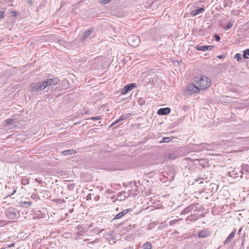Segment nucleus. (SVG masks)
I'll use <instances>...</instances> for the list:
<instances>
[{
	"label": "nucleus",
	"instance_id": "nucleus-1",
	"mask_svg": "<svg viewBox=\"0 0 249 249\" xmlns=\"http://www.w3.org/2000/svg\"><path fill=\"white\" fill-rule=\"evenodd\" d=\"M195 83L199 90L207 89L211 84V80L209 78L203 75L196 76L195 78Z\"/></svg>",
	"mask_w": 249,
	"mask_h": 249
},
{
	"label": "nucleus",
	"instance_id": "nucleus-2",
	"mask_svg": "<svg viewBox=\"0 0 249 249\" xmlns=\"http://www.w3.org/2000/svg\"><path fill=\"white\" fill-rule=\"evenodd\" d=\"M196 148L195 151L197 152H201L204 150H212L213 149V144L207 143H201L199 144H196Z\"/></svg>",
	"mask_w": 249,
	"mask_h": 249
},
{
	"label": "nucleus",
	"instance_id": "nucleus-3",
	"mask_svg": "<svg viewBox=\"0 0 249 249\" xmlns=\"http://www.w3.org/2000/svg\"><path fill=\"white\" fill-rule=\"evenodd\" d=\"M46 86L44 81L42 82H36L31 85V91L32 92L41 91L45 89Z\"/></svg>",
	"mask_w": 249,
	"mask_h": 249
},
{
	"label": "nucleus",
	"instance_id": "nucleus-4",
	"mask_svg": "<svg viewBox=\"0 0 249 249\" xmlns=\"http://www.w3.org/2000/svg\"><path fill=\"white\" fill-rule=\"evenodd\" d=\"M5 214L10 219H15L18 217L17 210L14 208L9 207L6 209Z\"/></svg>",
	"mask_w": 249,
	"mask_h": 249
},
{
	"label": "nucleus",
	"instance_id": "nucleus-5",
	"mask_svg": "<svg viewBox=\"0 0 249 249\" xmlns=\"http://www.w3.org/2000/svg\"><path fill=\"white\" fill-rule=\"evenodd\" d=\"M140 40L139 37L135 35H131L127 38L128 43L132 47H135L139 45Z\"/></svg>",
	"mask_w": 249,
	"mask_h": 249
},
{
	"label": "nucleus",
	"instance_id": "nucleus-6",
	"mask_svg": "<svg viewBox=\"0 0 249 249\" xmlns=\"http://www.w3.org/2000/svg\"><path fill=\"white\" fill-rule=\"evenodd\" d=\"M197 205L196 204L194 203L188 206L181 212V214H187L193 210L194 211H196Z\"/></svg>",
	"mask_w": 249,
	"mask_h": 249
},
{
	"label": "nucleus",
	"instance_id": "nucleus-7",
	"mask_svg": "<svg viewBox=\"0 0 249 249\" xmlns=\"http://www.w3.org/2000/svg\"><path fill=\"white\" fill-rule=\"evenodd\" d=\"M186 89L190 92L191 93H197L200 91L199 89L196 87V84L195 83V81L194 83L188 84L186 87Z\"/></svg>",
	"mask_w": 249,
	"mask_h": 249
},
{
	"label": "nucleus",
	"instance_id": "nucleus-8",
	"mask_svg": "<svg viewBox=\"0 0 249 249\" xmlns=\"http://www.w3.org/2000/svg\"><path fill=\"white\" fill-rule=\"evenodd\" d=\"M136 87V84L134 83L128 84L125 85L124 88L122 89L121 94L123 95L125 94L127 92L131 90Z\"/></svg>",
	"mask_w": 249,
	"mask_h": 249
},
{
	"label": "nucleus",
	"instance_id": "nucleus-9",
	"mask_svg": "<svg viewBox=\"0 0 249 249\" xmlns=\"http://www.w3.org/2000/svg\"><path fill=\"white\" fill-rule=\"evenodd\" d=\"M45 85L46 88L48 86H55L56 85L58 82L59 80L57 78H48L46 80L44 81Z\"/></svg>",
	"mask_w": 249,
	"mask_h": 249
},
{
	"label": "nucleus",
	"instance_id": "nucleus-10",
	"mask_svg": "<svg viewBox=\"0 0 249 249\" xmlns=\"http://www.w3.org/2000/svg\"><path fill=\"white\" fill-rule=\"evenodd\" d=\"M213 47V46L211 45L202 46L198 45L196 46V48L197 51L205 52L211 50Z\"/></svg>",
	"mask_w": 249,
	"mask_h": 249
},
{
	"label": "nucleus",
	"instance_id": "nucleus-11",
	"mask_svg": "<svg viewBox=\"0 0 249 249\" xmlns=\"http://www.w3.org/2000/svg\"><path fill=\"white\" fill-rule=\"evenodd\" d=\"M171 109L169 107L161 108L158 110L157 113L160 115H165L169 114Z\"/></svg>",
	"mask_w": 249,
	"mask_h": 249
},
{
	"label": "nucleus",
	"instance_id": "nucleus-12",
	"mask_svg": "<svg viewBox=\"0 0 249 249\" xmlns=\"http://www.w3.org/2000/svg\"><path fill=\"white\" fill-rule=\"evenodd\" d=\"M210 235V232L206 230H204L200 231L198 233V237L199 238H205Z\"/></svg>",
	"mask_w": 249,
	"mask_h": 249
},
{
	"label": "nucleus",
	"instance_id": "nucleus-13",
	"mask_svg": "<svg viewBox=\"0 0 249 249\" xmlns=\"http://www.w3.org/2000/svg\"><path fill=\"white\" fill-rule=\"evenodd\" d=\"M205 11L204 7H199L191 11V14L192 16L194 17L198 14H200Z\"/></svg>",
	"mask_w": 249,
	"mask_h": 249
},
{
	"label": "nucleus",
	"instance_id": "nucleus-14",
	"mask_svg": "<svg viewBox=\"0 0 249 249\" xmlns=\"http://www.w3.org/2000/svg\"><path fill=\"white\" fill-rule=\"evenodd\" d=\"M240 173L242 174H249V166L246 164H243L241 166Z\"/></svg>",
	"mask_w": 249,
	"mask_h": 249
},
{
	"label": "nucleus",
	"instance_id": "nucleus-15",
	"mask_svg": "<svg viewBox=\"0 0 249 249\" xmlns=\"http://www.w3.org/2000/svg\"><path fill=\"white\" fill-rule=\"evenodd\" d=\"M130 211V209H128L123 211L122 212L116 214L114 217L113 219H118L122 218L123 216H124L125 214H126L128 212Z\"/></svg>",
	"mask_w": 249,
	"mask_h": 249
},
{
	"label": "nucleus",
	"instance_id": "nucleus-16",
	"mask_svg": "<svg viewBox=\"0 0 249 249\" xmlns=\"http://www.w3.org/2000/svg\"><path fill=\"white\" fill-rule=\"evenodd\" d=\"M93 30L91 28L86 30L84 35H83L82 37L81 38V41H84L86 38H87L93 32Z\"/></svg>",
	"mask_w": 249,
	"mask_h": 249
},
{
	"label": "nucleus",
	"instance_id": "nucleus-17",
	"mask_svg": "<svg viewBox=\"0 0 249 249\" xmlns=\"http://www.w3.org/2000/svg\"><path fill=\"white\" fill-rule=\"evenodd\" d=\"M236 232V230L235 229H233V231L230 233L229 236L226 239V240L224 242L225 244H227L230 242L231 240L235 236V233Z\"/></svg>",
	"mask_w": 249,
	"mask_h": 249
},
{
	"label": "nucleus",
	"instance_id": "nucleus-18",
	"mask_svg": "<svg viewBox=\"0 0 249 249\" xmlns=\"http://www.w3.org/2000/svg\"><path fill=\"white\" fill-rule=\"evenodd\" d=\"M31 201H22L18 203V205L20 207L28 208L32 205Z\"/></svg>",
	"mask_w": 249,
	"mask_h": 249
},
{
	"label": "nucleus",
	"instance_id": "nucleus-19",
	"mask_svg": "<svg viewBox=\"0 0 249 249\" xmlns=\"http://www.w3.org/2000/svg\"><path fill=\"white\" fill-rule=\"evenodd\" d=\"M125 192H122L118 194L117 199H119L120 201L124 200L127 198V196L125 195Z\"/></svg>",
	"mask_w": 249,
	"mask_h": 249
},
{
	"label": "nucleus",
	"instance_id": "nucleus-20",
	"mask_svg": "<svg viewBox=\"0 0 249 249\" xmlns=\"http://www.w3.org/2000/svg\"><path fill=\"white\" fill-rule=\"evenodd\" d=\"M130 116V114L127 113L123 114L120 117V118L116 120V122H120L122 121L125 120Z\"/></svg>",
	"mask_w": 249,
	"mask_h": 249
},
{
	"label": "nucleus",
	"instance_id": "nucleus-21",
	"mask_svg": "<svg viewBox=\"0 0 249 249\" xmlns=\"http://www.w3.org/2000/svg\"><path fill=\"white\" fill-rule=\"evenodd\" d=\"M238 174V169H234L232 171H230L228 173V175L230 177L233 178H236L237 175Z\"/></svg>",
	"mask_w": 249,
	"mask_h": 249
},
{
	"label": "nucleus",
	"instance_id": "nucleus-22",
	"mask_svg": "<svg viewBox=\"0 0 249 249\" xmlns=\"http://www.w3.org/2000/svg\"><path fill=\"white\" fill-rule=\"evenodd\" d=\"M64 155H72L76 153V151L73 149L67 150L64 151L63 152Z\"/></svg>",
	"mask_w": 249,
	"mask_h": 249
},
{
	"label": "nucleus",
	"instance_id": "nucleus-23",
	"mask_svg": "<svg viewBox=\"0 0 249 249\" xmlns=\"http://www.w3.org/2000/svg\"><path fill=\"white\" fill-rule=\"evenodd\" d=\"M143 249H151L152 246L150 242H146L142 246Z\"/></svg>",
	"mask_w": 249,
	"mask_h": 249
},
{
	"label": "nucleus",
	"instance_id": "nucleus-24",
	"mask_svg": "<svg viewBox=\"0 0 249 249\" xmlns=\"http://www.w3.org/2000/svg\"><path fill=\"white\" fill-rule=\"evenodd\" d=\"M234 58L235 59H236L238 62H240L241 63V62H243V61H242L243 59H242V58L241 57V54H240V53H236L234 55Z\"/></svg>",
	"mask_w": 249,
	"mask_h": 249
},
{
	"label": "nucleus",
	"instance_id": "nucleus-25",
	"mask_svg": "<svg viewBox=\"0 0 249 249\" xmlns=\"http://www.w3.org/2000/svg\"><path fill=\"white\" fill-rule=\"evenodd\" d=\"M29 181L30 180L28 178H24L21 180V183L23 185H26L29 184Z\"/></svg>",
	"mask_w": 249,
	"mask_h": 249
},
{
	"label": "nucleus",
	"instance_id": "nucleus-26",
	"mask_svg": "<svg viewBox=\"0 0 249 249\" xmlns=\"http://www.w3.org/2000/svg\"><path fill=\"white\" fill-rule=\"evenodd\" d=\"M171 138L168 137H163L162 140L160 141V143H166L169 142Z\"/></svg>",
	"mask_w": 249,
	"mask_h": 249
},
{
	"label": "nucleus",
	"instance_id": "nucleus-27",
	"mask_svg": "<svg viewBox=\"0 0 249 249\" xmlns=\"http://www.w3.org/2000/svg\"><path fill=\"white\" fill-rule=\"evenodd\" d=\"M16 122L15 119H7L5 120V123L6 124H11Z\"/></svg>",
	"mask_w": 249,
	"mask_h": 249
},
{
	"label": "nucleus",
	"instance_id": "nucleus-28",
	"mask_svg": "<svg viewBox=\"0 0 249 249\" xmlns=\"http://www.w3.org/2000/svg\"><path fill=\"white\" fill-rule=\"evenodd\" d=\"M247 55L249 56V49H247L243 52V57L247 59L248 58Z\"/></svg>",
	"mask_w": 249,
	"mask_h": 249
},
{
	"label": "nucleus",
	"instance_id": "nucleus-29",
	"mask_svg": "<svg viewBox=\"0 0 249 249\" xmlns=\"http://www.w3.org/2000/svg\"><path fill=\"white\" fill-rule=\"evenodd\" d=\"M75 187V184L73 183H69L67 184V188L70 191H72Z\"/></svg>",
	"mask_w": 249,
	"mask_h": 249
},
{
	"label": "nucleus",
	"instance_id": "nucleus-30",
	"mask_svg": "<svg viewBox=\"0 0 249 249\" xmlns=\"http://www.w3.org/2000/svg\"><path fill=\"white\" fill-rule=\"evenodd\" d=\"M232 25H233V24L231 22H229L226 25V27L225 28V29L226 30H229V29H231V28Z\"/></svg>",
	"mask_w": 249,
	"mask_h": 249
},
{
	"label": "nucleus",
	"instance_id": "nucleus-31",
	"mask_svg": "<svg viewBox=\"0 0 249 249\" xmlns=\"http://www.w3.org/2000/svg\"><path fill=\"white\" fill-rule=\"evenodd\" d=\"M101 119V117L99 116H97L95 117H92L89 118H88V119H90L93 121H98L100 120Z\"/></svg>",
	"mask_w": 249,
	"mask_h": 249
},
{
	"label": "nucleus",
	"instance_id": "nucleus-32",
	"mask_svg": "<svg viewBox=\"0 0 249 249\" xmlns=\"http://www.w3.org/2000/svg\"><path fill=\"white\" fill-rule=\"evenodd\" d=\"M138 103L141 106L145 104V100L144 99L140 98L139 99Z\"/></svg>",
	"mask_w": 249,
	"mask_h": 249
},
{
	"label": "nucleus",
	"instance_id": "nucleus-33",
	"mask_svg": "<svg viewBox=\"0 0 249 249\" xmlns=\"http://www.w3.org/2000/svg\"><path fill=\"white\" fill-rule=\"evenodd\" d=\"M31 197L33 199H36L38 198V196L37 194L33 193L32 194Z\"/></svg>",
	"mask_w": 249,
	"mask_h": 249
},
{
	"label": "nucleus",
	"instance_id": "nucleus-34",
	"mask_svg": "<svg viewBox=\"0 0 249 249\" xmlns=\"http://www.w3.org/2000/svg\"><path fill=\"white\" fill-rule=\"evenodd\" d=\"M178 221V219H175V220L169 221V223L170 226H172V225L177 223Z\"/></svg>",
	"mask_w": 249,
	"mask_h": 249
},
{
	"label": "nucleus",
	"instance_id": "nucleus-35",
	"mask_svg": "<svg viewBox=\"0 0 249 249\" xmlns=\"http://www.w3.org/2000/svg\"><path fill=\"white\" fill-rule=\"evenodd\" d=\"M35 181L37 182L38 183H39V184H42L43 182V180L41 179H40L39 178H36L35 179Z\"/></svg>",
	"mask_w": 249,
	"mask_h": 249
},
{
	"label": "nucleus",
	"instance_id": "nucleus-36",
	"mask_svg": "<svg viewBox=\"0 0 249 249\" xmlns=\"http://www.w3.org/2000/svg\"><path fill=\"white\" fill-rule=\"evenodd\" d=\"M214 39L216 41H219L220 40V37L218 35H214Z\"/></svg>",
	"mask_w": 249,
	"mask_h": 249
},
{
	"label": "nucleus",
	"instance_id": "nucleus-37",
	"mask_svg": "<svg viewBox=\"0 0 249 249\" xmlns=\"http://www.w3.org/2000/svg\"><path fill=\"white\" fill-rule=\"evenodd\" d=\"M111 1V0H102V3L104 4H107L109 3Z\"/></svg>",
	"mask_w": 249,
	"mask_h": 249
},
{
	"label": "nucleus",
	"instance_id": "nucleus-38",
	"mask_svg": "<svg viewBox=\"0 0 249 249\" xmlns=\"http://www.w3.org/2000/svg\"><path fill=\"white\" fill-rule=\"evenodd\" d=\"M137 227L136 224L130 225H129V230H131L132 229H134Z\"/></svg>",
	"mask_w": 249,
	"mask_h": 249
},
{
	"label": "nucleus",
	"instance_id": "nucleus-39",
	"mask_svg": "<svg viewBox=\"0 0 249 249\" xmlns=\"http://www.w3.org/2000/svg\"><path fill=\"white\" fill-rule=\"evenodd\" d=\"M225 56H226V55L225 54H222V55H218L217 56V57L219 59H223V58H225Z\"/></svg>",
	"mask_w": 249,
	"mask_h": 249
},
{
	"label": "nucleus",
	"instance_id": "nucleus-40",
	"mask_svg": "<svg viewBox=\"0 0 249 249\" xmlns=\"http://www.w3.org/2000/svg\"><path fill=\"white\" fill-rule=\"evenodd\" d=\"M170 158L172 159H174L176 158V156L174 154H171L169 156Z\"/></svg>",
	"mask_w": 249,
	"mask_h": 249
},
{
	"label": "nucleus",
	"instance_id": "nucleus-41",
	"mask_svg": "<svg viewBox=\"0 0 249 249\" xmlns=\"http://www.w3.org/2000/svg\"><path fill=\"white\" fill-rule=\"evenodd\" d=\"M4 16V12L0 11V18H2Z\"/></svg>",
	"mask_w": 249,
	"mask_h": 249
},
{
	"label": "nucleus",
	"instance_id": "nucleus-42",
	"mask_svg": "<svg viewBox=\"0 0 249 249\" xmlns=\"http://www.w3.org/2000/svg\"><path fill=\"white\" fill-rule=\"evenodd\" d=\"M87 200H90L91 199V194H89L87 196Z\"/></svg>",
	"mask_w": 249,
	"mask_h": 249
},
{
	"label": "nucleus",
	"instance_id": "nucleus-43",
	"mask_svg": "<svg viewBox=\"0 0 249 249\" xmlns=\"http://www.w3.org/2000/svg\"><path fill=\"white\" fill-rule=\"evenodd\" d=\"M16 191H17L16 189H15L13 190V192H12L10 195H9L7 197L11 196H12V195H14V194L16 192Z\"/></svg>",
	"mask_w": 249,
	"mask_h": 249
},
{
	"label": "nucleus",
	"instance_id": "nucleus-44",
	"mask_svg": "<svg viewBox=\"0 0 249 249\" xmlns=\"http://www.w3.org/2000/svg\"><path fill=\"white\" fill-rule=\"evenodd\" d=\"M198 218V217H197V216H194V217L192 218H191V219L193 220H197Z\"/></svg>",
	"mask_w": 249,
	"mask_h": 249
},
{
	"label": "nucleus",
	"instance_id": "nucleus-45",
	"mask_svg": "<svg viewBox=\"0 0 249 249\" xmlns=\"http://www.w3.org/2000/svg\"><path fill=\"white\" fill-rule=\"evenodd\" d=\"M242 229H243V227H242V228H241L240 229H239V230H238V235H240V233H241V231H242Z\"/></svg>",
	"mask_w": 249,
	"mask_h": 249
},
{
	"label": "nucleus",
	"instance_id": "nucleus-46",
	"mask_svg": "<svg viewBox=\"0 0 249 249\" xmlns=\"http://www.w3.org/2000/svg\"><path fill=\"white\" fill-rule=\"evenodd\" d=\"M119 123V122H116V121H115V122H113V123L111 124L110 125V126H113L114 125H115V124H117V123Z\"/></svg>",
	"mask_w": 249,
	"mask_h": 249
},
{
	"label": "nucleus",
	"instance_id": "nucleus-47",
	"mask_svg": "<svg viewBox=\"0 0 249 249\" xmlns=\"http://www.w3.org/2000/svg\"><path fill=\"white\" fill-rule=\"evenodd\" d=\"M14 245H15V244H14V243H12V244H11V245H8V246H7V247H8V248L11 247L13 246Z\"/></svg>",
	"mask_w": 249,
	"mask_h": 249
},
{
	"label": "nucleus",
	"instance_id": "nucleus-48",
	"mask_svg": "<svg viewBox=\"0 0 249 249\" xmlns=\"http://www.w3.org/2000/svg\"><path fill=\"white\" fill-rule=\"evenodd\" d=\"M73 209H71V210H70L69 212L70 213H71L73 212Z\"/></svg>",
	"mask_w": 249,
	"mask_h": 249
},
{
	"label": "nucleus",
	"instance_id": "nucleus-49",
	"mask_svg": "<svg viewBox=\"0 0 249 249\" xmlns=\"http://www.w3.org/2000/svg\"><path fill=\"white\" fill-rule=\"evenodd\" d=\"M85 114H88V111H86L85 112Z\"/></svg>",
	"mask_w": 249,
	"mask_h": 249
},
{
	"label": "nucleus",
	"instance_id": "nucleus-50",
	"mask_svg": "<svg viewBox=\"0 0 249 249\" xmlns=\"http://www.w3.org/2000/svg\"><path fill=\"white\" fill-rule=\"evenodd\" d=\"M243 178V176H242V175H241L240 178Z\"/></svg>",
	"mask_w": 249,
	"mask_h": 249
},
{
	"label": "nucleus",
	"instance_id": "nucleus-51",
	"mask_svg": "<svg viewBox=\"0 0 249 249\" xmlns=\"http://www.w3.org/2000/svg\"><path fill=\"white\" fill-rule=\"evenodd\" d=\"M108 193H110V190H107V191Z\"/></svg>",
	"mask_w": 249,
	"mask_h": 249
},
{
	"label": "nucleus",
	"instance_id": "nucleus-52",
	"mask_svg": "<svg viewBox=\"0 0 249 249\" xmlns=\"http://www.w3.org/2000/svg\"><path fill=\"white\" fill-rule=\"evenodd\" d=\"M108 193H110V190H107V191Z\"/></svg>",
	"mask_w": 249,
	"mask_h": 249
},
{
	"label": "nucleus",
	"instance_id": "nucleus-53",
	"mask_svg": "<svg viewBox=\"0 0 249 249\" xmlns=\"http://www.w3.org/2000/svg\"><path fill=\"white\" fill-rule=\"evenodd\" d=\"M200 216H203V215L202 214H200Z\"/></svg>",
	"mask_w": 249,
	"mask_h": 249
},
{
	"label": "nucleus",
	"instance_id": "nucleus-54",
	"mask_svg": "<svg viewBox=\"0 0 249 249\" xmlns=\"http://www.w3.org/2000/svg\"><path fill=\"white\" fill-rule=\"evenodd\" d=\"M44 192L45 193H47V191H45Z\"/></svg>",
	"mask_w": 249,
	"mask_h": 249
}]
</instances>
